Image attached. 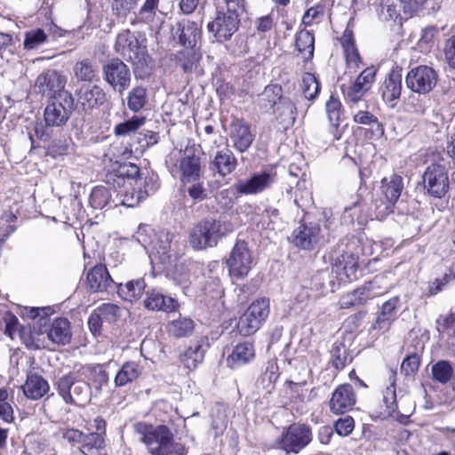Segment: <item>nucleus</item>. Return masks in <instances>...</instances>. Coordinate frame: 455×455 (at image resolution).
I'll list each match as a JSON object with an SVG mask.
<instances>
[{
    "instance_id": "obj_37",
    "label": "nucleus",
    "mask_w": 455,
    "mask_h": 455,
    "mask_svg": "<svg viewBox=\"0 0 455 455\" xmlns=\"http://www.w3.org/2000/svg\"><path fill=\"white\" fill-rule=\"evenodd\" d=\"M48 382L38 374H28L22 386L24 395L32 400L43 397L49 391Z\"/></svg>"
},
{
    "instance_id": "obj_26",
    "label": "nucleus",
    "mask_w": 455,
    "mask_h": 455,
    "mask_svg": "<svg viewBox=\"0 0 455 455\" xmlns=\"http://www.w3.org/2000/svg\"><path fill=\"white\" fill-rule=\"evenodd\" d=\"M203 20L182 19L176 23L175 34L179 43L185 47H195L202 37Z\"/></svg>"
},
{
    "instance_id": "obj_7",
    "label": "nucleus",
    "mask_w": 455,
    "mask_h": 455,
    "mask_svg": "<svg viewBox=\"0 0 455 455\" xmlns=\"http://www.w3.org/2000/svg\"><path fill=\"white\" fill-rule=\"evenodd\" d=\"M313 439L311 427L305 423H292L284 427L275 441V447L284 451L299 454Z\"/></svg>"
},
{
    "instance_id": "obj_48",
    "label": "nucleus",
    "mask_w": 455,
    "mask_h": 455,
    "mask_svg": "<svg viewBox=\"0 0 455 455\" xmlns=\"http://www.w3.org/2000/svg\"><path fill=\"white\" fill-rule=\"evenodd\" d=\"M432 379L441 384L448 383L453 376L451 363L446 360H440L431 368Z\"/></svg>"
},
{
    "instance_id": "obj_2",
    "label": "nucleus",
    "mask_w": 455,
    "mask_h": 455,
    "mask_svg": "<svg viewBox=\"0 0 455 455\" xmlns=\"http://www.w3.org/2000/svg\"><path fill=\"white\" fill-rule=\"evenodd\" d=\"M114 50L124 60L131 62L134 69L143 70L152 62L148 52L147 38L140 32L135 33L128 28L122 30L116 36Z\"/></svg>"
},
{
    "instance_id": "obj_29",
    "label": "nucleus",
    "mask_w": 455,
    "mask_h": 455,
    "mask_svg": "<svg viewBox=\"0 0 455 455\" xmlns=\"http://www.w3.org/2000/svg\"><path fill=\"white\" fill-rule=\"evenodd\" d=\"M325 111L330 123L329 132L332 135V140H339L343 135L340 128L343 106L338 97L331 95L325 103Z\"/></svg>"
},
{
    "instance_id": "obj_47",
    "label": "nucleus",
    "mask_w": 455,
    "mask_h": 455,
    "mask_svg": "<svg viewBox=\"0 0 455 455\" xmlns=\"http://www.w3.org/2000/svg\"><path fill=\"white\" fill-rule=\"evenodd\" d=\"M63 213L66 222L71 225L81 222L84 218V210L81 201L76 196L71 198L68 204L64 205Z\"/></svg>"
},
{
    "instance_id": "obj_18",
    "label": "nucleus",
    "mask_w": 455,
    "mask_h": 455,
    "mask_svg": "<svg viewBox=\"0 0 455 455\" xmlns=\"http://www.w3.org/2000/svg\"><path fill=\"white\" fill-rule=\"evenodd\" d=\"M379 68L371 65L365 68L356 76L355 82L348 85L346 89L342 86V92L344 99L347 103H357L359 102L368 92L376 80V76Z\"/></svg>"
},
{
    "instance_id": "obj_62",
    "label": "nucleus",
    "mask_w": 455,
    "mask_h": 455,
    "mask_svg": "<svg viewBox=\"0 0 455 455\" xmlns=\"http://www.w3.org/2000/svg\"><path fill=\"white\" fill-rule=\"evenodd\" d=\"M443 52L446 64L450 68L455 69V35L444 41Z\"/></svg>"
},
{
    "instance_id": "obj_11",
    "label": "nucleus",
    "mask_w": 455,
    "mask_h": 455,
    "mask_svg": "<svg viewBox=\"0 0 455 455\" xmlns=\"http://www.w3.org/2000/svg\"><path fill=\"white\" fill-rule=\"evenodd\" d=\"M74 108L72 94H61L60 97H51L44 111V119L47 127H60L67 124Z\"/></svg>"
},
{
    "instance_id": "obj_16",
    "label": "nucleus",
    "mask_w": 455,
    "mask_h": 455,
    "mask_svg": "<svg viewBox=\"0 0 455 455\" xmlns=\"http://www.w3.org/2000/svg\"><path fill=\"white\" fill-rule=\"evenodd\" d=\"M276 173L263 170L253 172L248 179L238 180L233 185L234 194L236 196L258 195L269 189L275 183Z\"/></svg>"
},
{
    "instance_id": "obj_27",
    "label": "nucleus",
    "mask_w": 455,
    "mask_h": 455,
    "mask_svg": "<svg viewBox=\"0 0 455 455\" xmlns=\"http://www.w3.org/2000/svg\"><path fill=\"white\" fill-rule=\"evenodd\" d=\"M144 307L150 311H162L167 314L175 313L180 308L179 301L153 289L146 293L143 300Z\"/></svg>"
},
{
    "instance_id": "obj_1",
    "label": "nucleus",
    "mask_w": 455,
    "mask_h": 455,
    "mask_svg": "<svg viewBox=\"0 0 455 455\" xmlns=\"http://www.w3.org/2000/svg\"><path fill=\"white\" fill-rule=\"evenodd\" d=\"M140 441L147 446L151 455H187L188 451L182 443H174V435L166 425L154 427L147 422H138L134 426Z\"/></svg>"
},
{
    "instance_id": "obj_15",
    "label": "nucleus",
    "mask_w": 455,
    "mask_h": 455,
    "mask_svg": "<svg viewBox=\"0 0 455 455\" xmlns=\"http://www.w3.org/2000/svg\"><path fill=\"white\" fill-rule=\"evenodd\" d=\"M66 84L67 78L61 72L48 68L37 76L34 86L38 94L48 100L51 97H60L61 94H71L65 89Z\"/></svg>"
},
{
    "instance_id": "obj_13",
    "label": "nucleus",
    "mask_w": 455,
    "mask_h": 455,
    "mask_svg": "<svg viewBox=\"0 0 455 455\" xmlns=\"http://www.w3.org/2000/svg\"><path fill=\"white\" fill-rule=\"evenodd\" d=\"M380 188L385 196V201L379 200V202L377 200L375 202L374 217L377 220H383L393 212V207L403 188V178L396 173H393L389 178L385 177L381 180Z\"/></svg>"
},
{
    "instance_id": "obj_43",
    "label": "nucleus",
    "mask_w": 455,
    "mask_h": 455,
    "mask_svg": "<svg viewBox=\"0 0 455 455\" xmlns=\"http://www.w3.org/2000/svg\"><path fill=\"white\" fill-rule=\"evenodd\" d=\"M128 108L138 113L147 106L148 102V90L142 85L134 86L127 94L126 98Z\"/></svg>"
},
{
    "instance_id": "obj_14",
    "label": "nucleus",
    "mask_w": 455,
    "mask_h": 455,
    "mask_svg": "<svg viewBox=\"0 0 455 455\" xmlns=\"http://www.w3.org/2000/svg\"><path fill=\"white\" fill-rule=\"evenodd\" d=\"M422 181L426 195L435 199L443 198L450 188L446 167L438 163H432L426 168Z\"/></svg>"
},
{
    "instance_id": "obj_21",
    "label": "nucleus",
    "mask_w": 455,
    "mask_h": 455,
    "mask_svg": "<svg viewBox=\"0 0 455 455\" xmlns=\"http://www.w3.org/2000/svg\"><path fill=\"white\" fill-rule=\"evenodd\" d=\"M230 140L238 153H245L255 140L251 124L243 117L233 116L230 123Z\"/></svg>"
},
{
    "instance_id": "obj_20",
    "label": "nucleus",
    "mask_w": 455,
    "mask_h": 455,
    "mask_svg": "<svg viewBox=\"0 0 455 455\" xmlns=\"http://www.w3.org/2000/svg\"><path fill=\"white\" fill-rule=\"evenodd\" d=\"M323 235L319 224L300 223L291 233V243L299 250L313 251L322 241Z\"/></svg>"
},
{
    "instance_id": "obj_64",
    "label": "nucleus",
    "mask_w": 455,
    "mask_h": 455,
    "mask_svg": "<svg viewBox=\"0 0 455 455\" xmlns=\"http://www.w3.org/2000/svg\"><path fill=\"white\" fill-rule=\"evenodd\" d=\"M455 323V312L447 315H440L435 320V329L438 333L446 332Z\"/></svg>"
},
{
    "instance_id": "obj_40",
    "label": "nucleus",
    "mask_w": 455,
    "mask_h": 455,
    "mask_svg": "<svg viewBox=\"0 0 455 455\" xmlns=\"http://www.w3.org/2000/svg\"><path fill=\"white\" fill-rule=\"evenodd\" d=\"M146 283L143 278L132 280L124 285H118V295L126 301L133 302L139 300L143 295Z\"/></svg>"
},
{
    "instance_id": "obj_9",
    "label": "nucleus",
    "mask_w": 455,
    "mask_h": 455,
    "mask_svg": "<svg viewBox=\"0 0 455 455\" xmlns=\"http://www.w3.org/2000/svg\"><path fill=\"white\" fill-rule=\"evenodd\" d=\"M269 299L259 298L252 301L239 317L235 328L244 337L254 334L269 315Z\"/></svg>"
},
{
    "instance_id": "obj_22",
    "label": "nucleus",
    "mask_w": 455,
    "mask_h": 455,
    "mask_svg": "<svg viewBox=\"0 0 455 455\" xmlns=\"http://www.w3.org/2000/svg\"><path fill=\"white\" fill-rule=\"evenodd\" d=\"M332 272L339 283H351L357 280L359 270V257L349 251H343L333 259Z\"/></svg>"
},
{
    "instance_id": "obj_28",
    "label": "nucleus",
    "mask_w": 455,
    "mask_h": 455,
    "mask_svg": "<svg viewBox=\"0 0 455 455\" xmlns=\"http://www.w3.org/2000/svg\"><path fill=\"white\" fill-rule=\"evenodd\" d=\"M401 307L399 296H394L385 301L380 308V312L376 317L372 325L374 330L388 331L391 324L397 319L398 310Z\"/></svg>"
},
{
    "instance_id": "obj_49",
    "label": "nucleus",
    "mask_w": 455,
    "mask_h": 455,
    "mask_svg": "<svg viewBox=\"0 0 455 455\" xmlns=\"http://www.w3.org/2000/svg\"><path fill=\"white\" fill-rule=\"evenodd\" d=\"M300 87L304 97L308 100L316 99L321 90L318 79L309 72L303 75Z\"/></svg>"
},
{
    "instance_id": "obj_6",
    "label": "nucleus",
    "mask_w": 455,
    "mask_h": 455,
    "mask_svg": "<svg viewBox=\"0 0 455 455\" xmlns=\"http://www.w3.org/2000/svg\"><path fill=\"white\" fill-rule=\"evenodd\" d=\"M224 264L233 283L245 279L254 265L253 253L249 243L243 239H236L230 252L224 259Z\"/></svg>"
},
{
    "instance_id": "obj_24",
    "label": "nucleus",
    "mask_w": 455,
    "mask_h": 455,
    "mask_svg": "<svg viewBox=\"0 0 455 455\" xmlns=\"http://www.w3.org/2000/svg\"><path fill=\"white\" fill-rule=\"evenodd\" d=\"M77 100L85 111L99 108L108 101V94L99 84H82L76 92Z\"/></svg>"
},
{
    "instance_id": "obj_33",
    "label": "nucleus",
    "mask_w": 455,
    "mask_h": 455,
    "mask_svg": "<svg viewBox=\"0 0 455 455\" xmlns=\"http://www.w3.org/2000/svg\"><path fill=\"white\" fill-rule=\"evenodd\" d=\"M237 165L238 162L235 156L228 148L217 151L212 161V170L223 178L231 174L236 169Z\"/></svg>"
},
{
    "instance_id": "obj_25",
    "label": "nucleus",
    "mask_w": 455,
    "mask_h": 455,
    "mask_svg": "<svg viewBox=\"0 0 455 455\" xmlns=\"http://www.w3.org/2000/svg\"><path fill=\"white\" fill-rule=\"evenodd\" d=\"M338 41L341 45L347 68L358 69L363 64V58L357 47L353 29L347 27L342 35L338 37Z\"/></svg>"
},
{
    "instance_id": "obj_58",
    "label": "nucleus",
    "mask_w": 455,
    "mask_h": 455,
    "mask_svg": "<svg viewBox=\"0 0 455 455\" xmlns=\"http://www.w3.org/2000/svg\"><path fill=\"white\" fill-rule=\"evenodd\" d=\"M3 321L5 325L4 333L12 339H14L17 335L19 336L20 329L24 327L23 325L20 324L18 317L11 311H6L4 313Z\"/></svg>"
},
{
    "instance_id": "obj_19",
    "label": "nucleus",
    "mask_w": 455,
    "mask_h": 455,
    "mask_svg": "<svg viewBox=\"0 0 455 455\" xmlns=\"http://www.w3.org/2000/svg\"><path fill=\"white\" fill-rule=\"evenodd\" d=\"M356 393L349 383L338 385L328 401L330 412L336 416L345 415L356 404Z\"/></svg>"
},
{
    "instance_id": "obj_59",
    "label": "nucleus",
    "mask_w": 455,
    "mask_h": 455,
    "mask_svg": "<svg viewBox=\"0 0 455 455\" xmlns=\"http://www.w3.org/2000/svg\"><path fill=\"white\" fill-rule=\"evenodd\" d=\"M8 392L5 388H0V419L10 423L13 420V410L7 402Z\"/></svg>"
},
{
    "instance_id": "obj_51",
    "label": "nucleus",
    "mask_w": 455,
    "mask_h": 455,
    "mask_svg": "<svg viewBox=\"0 0 455 455\" xmlns=\"http://www.w3.org/2000/svg\"><path fill=\"white\" fill-rule=\"evenodd\" d=\"M331 366L338 370H343L347 364L352 362V357L349 355V352L346 349L342 344L334 345L331 348Z\"/></svg>"
},
{
    "instance_id": "obj_38",
    "label": "nucleus",
    "mask_w": 455,
    "mask_h": 455,
    "mask_svg": "<svg viewBox=\"0 0 455 455\" xmlns=\"http://www.w3.org/2000/svg\"><path fill=\"white\" fill-rule=\"evenodd\" d=\"M166 332L170 337L181 339L190 336L195 330L194 321L188 316H180L166 324Z\"/></svg>"
},
{
    "instance_id": "obj_34",
    "label": "nucleus",
    "mask_w": 455,
    "mask_h": 455,
    "mask_svg": "<svg viewBox=\"0 0 455 455\" xmlns=\"http://www.w3.org/2000/svg\"><path fill=\"white\" fill-rule=\"evenodd\" d=\"M142 374V367L140 363L127 361L117 371L114 383L116 387H123L137 381Z\"/></svg>"
},
{
    "instance_id": "obj_23",
    "label": "nucleus",
    "mask_w": 455,
    "mask_h": 455,
    "mask_svg": "<svg viewBox=\"0 0 455 455\" xmlns=\"http://www.w3.org/2000/svg\"><path fill=\"white\" fill-rule=\"evenodd\" d=\"M402 68L396 66L392 68L387 74L379 87V92L383 101L394 108L400 99L403 90Z\"/></svg>"
},
{
    "instance_id": "obj_46",
    "label": "nucleus",
    "mask_w": 455,
    "mask_h": 455,
    "mask_svg": "<svg viewBox=\"0 0 455 455\" xmlns=\"http://www.w3.org/2000/svg\"><path fill=\"white\" fill-rule=\"evenodd\" d=\"M146 123L145 116H132L130 119L117 124L114 127V134L117 137L135 133Z\"/></svg>"
},
{
    "instance_id": "obj_12",
    "label": "nucleus",
    "mask_w": 455,
    "mask_h": 455,
    "mask_svg": "<svg viewBox=\"0 0 455 455\" xmlns=\"http://www.w3.org/2000/svg\"><path fill=\"white\" fill-rule=\"evenodd\" d=\"M259 108L263 113H272L276 120L282 119L284 110L294 114L296 107L291 100H283V88L280 84L267 85L259 100Z\"/></svg>"
},
{
    "instance_id": "obj_10",
    "label": "nucleus",
    "mask_w": 455,
    "mask_h": 455,
    "mask_svg": "<svg viewBox=\"0 0 455 455\" xmlns=\"http://www.w3.org/2000/svg\"><path fill=\"white\" fill-rule=\"evenodd\" d=\"M439 80L437 70L428 65L411 68L405 76L406 87L418 94H427L436 86Z\"/></svg>"
},
{
    "instance_id": "obj_32",
    "label": "nucleus",
    "mask_w": 455,
    "mask_h": 455,
    "mask_svg": "<svg viewBox=\"0 0 455 455\" xmlns=\"http://www.w3.org/2000/svg\"><path fill=\"white\" fill-rule=\"evenodd\" d=\"M254 344L250 341L237 343L226 359L228 367L237 369L243 366L255 358Z\"/></svg>"
},
{
    "instance_id": "obj_61",
    "label": "nucleus",
    "mask_w": 455,
    "mask_h": 455,
    "mask_svg": "<svg viewBox=\"0 0 455 455\" xmlns=\"http://www.w3.org/2000/svg\"><path fill=\"white\" fill-rule=\"evenodd\" d=\"M102 180L113 188H121L124 185L123 176L117 173L116 163L113 164L111 169H105Z\"/></svg>"
},
{
    "instance_id": "obj_5",
    "label": "nucleus",
    "mask_w": 455,
    "mask_h": 455,
    "mask_svg": "<svg viewBox=\"0 0 455 455\" xmlns=\"http://www.w3.org/2000/svg\"><path fill=\"white\" fill-rule=\"evenodd\" d=\"M78 374L77 369L60 377L54 383L59 395L68 404L84 406L90 399V386Z\"/></svg>"
},
{
    "instance_id": "obj_55",
    "label": "nucleus",
    "mask_w": 455,
    "mask_h": 455,
    "mask_svg": "<svg viewBox=\"0 0 455 455\" xmlns=\"http://www.w3.org/2000/svg\"><path fill=\"white\" fill-rule=\"evenodd\" d=\"M354 121L360 124H375V133L378 138L384 135V126L379 121L378 117L369 111H358L354 116Z\"/></svg>"
},
{
    "instance_id": "obj_54",
    "label": "nucleus",
    "mask_w": 455,
    "mask_h": 455,
    "mask_svg": "<svg viewBox=\"0 0 455 455\" xmlns=\"http://www.w3.org/2000/svg\"><path fill=\"white\" fill-rule=\"evenodd\" d=\"M455 280V270L450 268L447 273L440 278H435L429 283L427 291V297L435 296L443 291L451 282Z\"/></svg>"
},
{
    "instance_id": "obj_17",
    "label": "nucleus",
    "mask_w": 455,
    "mask_h": 455,
    "mask_svg": "<svg viewBox=\"0 0 455 455\" xmlns=\"http://www.w3.org/2000/svg\"><path fill=\"white\" fill-rule=\"evenodd\" d=\"M102 74L106 83L119 93H123L131 85V70L119 58H113L107 61L102 67Z\"/></svg>"
},
{
    "instance_id": "obj_63",
    "label": "nucleus",
    "mask_w": 455,
    "mask_h": 455,
    "mask_svg": "<svg viewBox=\"0 0 455 455\" xmlns=\"http://www.w3.org/2000/svg\"><path fill=\"white\" fill-rule=\"evenodd\" d=\"M116 163L117 173L123 176L124 180L125 179H137L140 176V167L132 163Z\"/></svg>"
},
{
    "instance_id": "obj_4",
    "label": "nucleus",
    "mask_w": 455,
    "mask_h": 455,
    "mask_svg": "<svg viewBox=\"0 0 455 455\" xmlns=\"http://www.w3.org/2000/svg\"><path fill=\"white\" fill-rule=\"evenodd\" d=\"M166 163L172 177L178 178L184 186L199 181L204 175L202 157L193 148H186L175 161L170 156Z\"/></svg>"
},
{
    "instance_id": "obj_3",
    "label": "nucleus",
    "mask_w": 455,
    "mask_h": 455,
    "mask_svg": "<svg viewBox=\"0 0 455 455\" xmlns=\"http://www.w3.org/2000/svg\"><path fill=\"white\" fill-rule=\"evenodd\" d=\"M233 232L228 221L213 218H204L197 221L190 229L188 242L196 251L216 247L219 242Z\"/></svg>"
},
{
    "instance_id": "obj_44",
    "label": "nucleus",
    "mask_w": 455,
    "mask_h": 455,
    "mask_svg": "<svg viewBox=\"0 0 455 455\" xmlns=\"http://www.w3.org/2000/svg\"><path fill=\"white\" fill-rule=\"evenodd\" d=\"M389 386L383 392V403L386 406V412L388 416H394L398 409L396 401V371H389Z\"/></svg>"
},
{
    "instance_id": "obj_53",
    "label": "nucleus",
    "mask_w": 455,
    "mask_h": 455,
    "mask_svg": "<svg viewBox=\"0 0 455 455\" xmlns=\"http://www.w3.org/2000/svg\"><path fill=\"white\" fill-rule=\"evenodd\" d=\"M111 200V193L104 186H97L92 188L89 204L94 209H103Z\"/></svg>"
},
{
    "instance_id": "obj_42",
    "label": "nucleus",
    "mask_w": 455,
    "mask_h": 455,
    "mask_svg": "<svg viewBox=\"0 0 455 455\" xmlns=\"http://www.w3.org/2000/svg\"><path fill=\"white\" fill-rule=\"evenodd\" d=\"M204 354L205 351L203 348V344L196 342L190 345L180 355V359L186 368L192 371L203 362Z\"/></svg>"
},
{
    "instance_id": "obj_50",
    "label": "nucleus",
    "mask_w": 455,
    "mask_h": 455,
    "mask_svg": "<svg viewBox=\"0 0 455 455\" xmlns=\"http://www.w3.org/2000/svg\"><path fill=\"white\" fill-rule=\"evenodd\" d=\"M47 40L48 36L44 29H31L24 34L23 47L28 51L34 50L45 44Z\"/></svg>"
},
{
    "instance_id": "obj_41",
    "label": "nucleus",
    "mask_w": 455,
    "mask_h": 455,
    "mask_svg": "<svg viewBox=\"0 0 455 455\" xmlns=\"http://www.w3.org/2000/svg\"><path fill=\"white\" fill-rule=\"evenodd\" d=\"M201 56L196 52L195 47H186L177 52L174 61L185 73H192L196 68Z\"/></svg>"
},
{
    "instance_id": "obj_60",
    "label": "nucleus",
    "mask_w": 455,
    "mask_h": 455,
    "mask_svg": "<svg viewBox=\"0 0 455 455\" xmlns=\"http://www.w3.org/2000/svg\"><path fill=\"white\" fill-rule=\"evenodd\" d=\"M60 432L62 439L72 446H81L85 435L84 432L75 427L62 428Z\"/></svg>"
},
{
    "instance_id": "obj_36",
    "label": "nucleus",
    "mask_w": 455,
    "mask_h": 455,
    "mask_svg": "<svg viewBox=\"0 0 455 455\" xmlns=\"http://www.w3.org/2000/svg\"><path fill=\"white\" fill-rule=\"evenodd\" d=\"M71 336L70 323L65 317L54 319L47 331L48 339L57 345H66L69 343Z\"/></svg>"
},
{
    "instance_id": "obj_57",
    "label": "nucleus",
    "mask_w": 455,
    "mask_h": 455,
    "mask_svg": "<svg viewBox=\"0 0 455 455\" xmlns=\"http://www.w3.org/2000/svg\"><path fill=\"white\" fill-rule=\"evenodd\" d=\"M355 422L352 416L346 415L333 422V430L341 437L348 436L355 429Z\"/></svg>"
},
{
    "instance_id": "obj_45",
    "label": "nucleus",
    "mask_w": 455,
    "mask_h": 455,
    "mask_svg": "<svg viewBox=\"0 0 455 455\" xmlns=\"http://www.w3.org/2000/svg\"><path fill=\"white\" fill-rule=\"evenodd\" d=\"M325 12L326 1L320 0L304 12L301 19V24L305 27H309L315 23H320L324 18Z\"/></svg>"
},
{
    "instance_id": "obj_52",
    "label": "nucleus",
    "mask_w": 455,
    "mask_h": 455,
    "mask_svg": "<svg viewBox=\"0 0 455 455\" xmlns=\"http://www.w3.org/2000/svg\"><path fill=\"white\" fill-rule=\"evenodd\" d=\"M423 346L420 351H414L405 356L401 363V372L405 376L415 375L420 366Z\"/></svg>"
},
{
    "instance_id": "obj_56",
    "label": "nucleus",
    "mask_w": 455,
    "mask_h": 455,
    "mask_svg": "<svg viewBox=\"0 0 455 455\" xmlns=\"http://www.w3.org/2000/svg\"><path fill=\"white\" fill-rule=\"evenodd\" d=\"M106 323H116L120 316V307L114 303H103L94 309Z\"/></svg>"
},
{
    "instance_id": "obj_35",
    "label": "nucleus",
    "mask_w": 455,
    "mask_h": 455,
    "mask_svg": "<svg viewBox=\"0 0 455 455\" xmlns=\"http://www.w3.org/2000/svg\"><path fill=\"white\" fill-rule=\"evenodd\" d=\"M73 72L79 82L92 84L100 80L96 62L90 58L77 60L74 65Z\"/></svg>"
},
{
    "instance_id": "obj_31",
    "label": "nucleus",
    "mask_w": 455,
    "mask_h": 455,
    "mask_svg": "<svg viewBox=\"0 0 455 455\" xmlns=\"http://www.w3.org/2000/svg\"><path fill=\"white\" fill-rule=\"evenodd\" d=\"M78 374L85 379L89 385L91 384L96 390H101L107 386L109 380L108 372L104 364H84L77 368Z\"/></svg>"
},
{
    "instance_id": "obj_39",
    "label": "nucleus",
    "mask_w": 455,
    "mask_h": 455,
    "mask_svg": "<svg viewBox=\"0 0 455 455\" xmlns=\"http://www.w3.org/2000/svg\"><path fill=\"white\" fill-rule=\"evenodd\" d=\"M295 48L306 60L314 57L315 34L307 29L301 28L295 34Z\"/></svg>"
},
{
    "instance_id": "obj_8",
    "label": "nucleus",
    "mask_w": 455,
    "mask_h": 455,
    "mask_svg": "<svg viewBox=\"0 0 455 455\" xmlns=\"http://www.w3.org/2000/svg\"><path fill=\"white\" fill-rule=\"evenodd\" d=\"M242 15V13L221 7L219 3L215 4L214 18L207 23V30L217 42H227L239 29Z\"/></svg>"
},
{
    "instance_id": "obj_30",
    "label": "nucleus",
    "mask_w": 455,
    "mask_h": 455,
    "mask_svg": "<svg viewBox=\"0 0 455 455\" xmlns=\"http://www.w3.org/2000/svg\"><path fill=\"white\" fill-rule=\"evenodd\" d=\"M113 283L107 267L103 264L95 265L86 275V283L92 292L105 291Z\"/></svg>"
}]
</instances>
